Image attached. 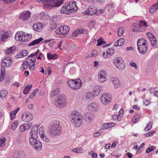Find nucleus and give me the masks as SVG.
<instances>
[{"instance_id":"58836bf2","label":"nucleus","mask_w":158,"mask_h":158,"mask_svg":"<svg viewBox=\"0 0 158 158\" xmlns=\"http://www.w3.org/2000/svg\"><path fill=\"white\" fill-rule=\"evenodd\" d=\"M28 66L29 67V63H28L27 61H24L22 64L21 69L23 70H24L26 69Z\"/></svg>"},{"instance_id":"603ef678","label":"nucleus","mask_w":158,"mask_h":158,"mask_svg":"<svg viewBox=\"0 0 158 158\" xmlns=\"http://www.w3.org/2000/svg\"><path fill=\"white\" fill-rule=\"evenodd\" d=\"M108 128V126L107 123L103 124L101 126V129L102 130H106Z\"/></svg>"},{"instance_id":"7ed1b4c3","label":"nucleus","mask_w":158,"mask_h":158,"mask_svg":"<svg viewBox=\"0 0 158 158\" xmlns=\"http://www.w3.org/2000/svg\"><path fill=\"white\" fill-rule=\"evenodd\" d=\"M59 121L54 120L52 122L49 127V132L52 136L60 135L61 134V125Z\"/></svg>"},{"instance_id":"69168bd1","label":"nucleus","mask_w":158,"mask_h":158,"mask_svg":"<svg viewBox=\"0 0 158 158\" xmlns=\"http://www.w3.org/2000/svg\"><path fill=\"white\" fill-rule=\"evenodd\" d=\"M39 50L37 49V51L35 52H33L32 53L30 56H31L34 57V56H37L38 55V54L39 53Z\"/></svg>"},{"instance_id":"a211bd4d","label":"nucleus","mask_w":158,"mask_h":158,"mask_svg":"<svg viewBox=\"0 0 158 158\" xmlns=\"http://www.w3.org/2000/svg\"><path fill=\"white\" fill-rule=\"evenodd\" d=\"M31 14V13L29 11L21 14L19 16V19L22 20H27L28 19Z\"/></svg>"},{"instance_id":"f704fd0d","label":"nucleus","mask_w":158,"mask_h":158,"mask_svg":"<svg viewBox=\"0 0 158 158\" xmlns=\"http://www.w3.org/2000/svg\"><path fill=\"white\" fill-rule=\"evenodd\" d=\"M23 41H25L30 40L32 37V35L31 34H26L25 33L23 34Z\"/></svg>"},{"instance_id":"b1692460","label":"nucleus","mask_w":158,"mask_h":158,"mask_svg":"<svg viewBox=\"0 0 158 158\" xmlns=\"http://www.w3.org/2000/svg\"><path fill=\"white\" fill-rule=\"evenodd\" d=\"M147 41L144 39L143 38L139 39L137 43L138 48L139 47L147 45Z\"/></svg>"},{"instance_id":"aec40b11","label":"nucleus","mask_w":158,"mask_h":158,"mask_svg":"<svg viewBox=\"0 0 158 158\" xmlns=\"http://www.w3.org/2000/svg\"><path fill=\"white\" fill-rule=\"evenodd\" d=\"M31 126V123H25L19 127V130L21 132L24 131L26 130L29 129Z\"/></svg>"},{"instance_id":"e2e57ef3","label":"nucleus","mask_w":158,"mask_h":158,"mask_svg":"<svg viewBox=\"0 0 158 158\" xmlns=\"http://www.w3.org/2000/svg\"><path fill=\"white\" fill-rule=\"evenodd\" d=\"M102 55L103 57L105 59H107V58H109L110 57V56H109V55H108V53H107V51H106L103 52L102 53Z\"/></svg>"},{"instance_id":"dca6fc26","label":"nucleus","mask_w":158,"mask_h":158,"mask_svg":"<svg viewBox=\"0 0 158 158\" xmlns=\"http://www.w3.org/2000/svg\"><path fill=\"white\" fill-rule=\"evenodd\" d=\"M87 108L88 110L93 111H96L98 109V105L93 102L88 103L87 105Z\"/></svg>"},{"instance_id":"09e8293b","label":"nucleus","mask_w":158,"mask_h":158,"mask_svg":"<svg viewBox=\"0 0 158 158\" xmlns=\"http://www.w3.org/2000/svg\"><path fill=\"white\" fill-rule=\"evenodd\" d=\"M150 40L152 46H154L156 44L157 40L155 37L150 39Z\"/></svg>"},{"instance_id":"9b49d317","label":"nucleus","mask_w":158,"mask_h":158,"mask_svg":"<svg viewBox=\"0 0 158 158\" xmlns=\"http://www.w3.org/2000/svg\"><path fill=\"white\" fill-rule=\"evenodd\" d=\"M97 8L93 5L90 6L88 9L82 13L84 15H92L95 14L97 11Z\"/></svg>"},{"instance_id":"c756f323","label":"nucleus","mask_w":158,"mask_h":158,"mask_svg":"<svg viewBox=\"0 0 158 158\" xmlns=\"http://www.w3.org/2000/svg\"><path fill=\"white\" fill-rule=\"evenodd\" d=\"M58 56L56 54H52L49 53H47V57L48 60H55L58 58Z\"/></svg>"},{"instance_id":"c9c22d12","label":"nucleus","mask_w":158,"mask_h":158,"mask_svg":"<svg viewBox=\"0 0 158 158\" xmlns=\"http://www.w3.org/2000/svg\"><path fill=\"white\" fill-rule=\"evenodd\" d=\"M37 138L30 137L29 139V142L31 145H33L38 141L36 140Z\"/></svg>"},{"instance_id":"c03bdc74","label":"nucleus","mask_w":158,"mask_h":158,"mask_svg":"<svg viewBox=\"0 0 158 158\" xmlns=\"http://www.w3.org/2000/svg\"><path fill=\"white\" fill-rule=\"evenodd\" d=\"M6 139L5 137H2L0 138V146L2 147L5 145V142Z\"/></svg>"},{"instance_id":"864d4df0","label":"nucleus","mask_w":158,"mask_h":158,"mask_svg":"<svg viewBox=\"0 0 158 158\" xmlns=\"http://www.w3.org/2000/svg\"><path fill=\"white\" fill-rule=\"evenodd\" d=\"M155 132V131H150L148 132L145 134L144 135L146 137H148L149 136H152L153 135Z\"/></svg>"},{"instance_id":"0eeeda50","label":"nucleus","mask_w":158,"mask_h":158,"mask_svg":"<svg viewBox=\"0 0 158 158\" xmlns=\"http://www.w3.org/2000/svg\"><path fill=\"white\" fill-rule=\"evenodd\" d=\"M70 27L66 25H64L61 26L56 31V33L58 34L63 35H67L69 32Z\"/></svg>"},{"instance_id":"680f3d73","label":"nucleus","mask_w":158,"mask_h":158,"mask_svg":"<svg viewBox=\"0 0 158 158\" xmlns=\"http://www.w3.org/2000/svg\"><path fill=\"white\" fill-rule=\"evenodd\" d=\"M19 154V151H15L13 153V156L15 158H18Z\"/></svg>"},{"instance_id":"37998d69","label":"nucleus","mask_w":158,"mask_h":158,"mask_svg":"<svg viewBox=\"0 0 158 158\" xmlns=\"http://www.w3.org/2000/svg\"><path fill=\"white\" fill-rule=\"evenodd\" d=\"M140 118V115L139 114H137L132 118V121L133 123H136L139 120Z\"/></svg>"},{"instance_id":"6e6552de","label":"nucleus","mask_w":158,"mask_h":158,"mask_svg":"<svg viewBox=\"0 0 158 158\" xmlns=\"http://www.w3.org/2000/svg\"><path fill=\"white\" fill-rule=\"evenodd\" d=\"M114 63L115 66L119 69H123L125 67V63L123 59L120 57L115 59Z\"/></svg>"},{"instance_id":"052dcab7","label":"nucleus","mask_w":158,"mask_h":158,"mask_svg":"<svg viewBox=\"0 0 158 158\" xmlns=\"http://www.w3.org/2000/svg\"><path fill=\"white\" fill-rule=\"evenodd\" d=\"M17 113L15 110L10 112V117L11 119H12L14 118Z\"/></svg>"},{"instance_id":"f3484780","label":"nucleus","mask_w":158,"mask_h":158,"mask_svg":"<svg viewBox=\"0 0 158 158\" xmlns=\"http://www.w3.org/2000/svg\"><path fill=\"white\" fill-rule=\"evenodd\" d=\"M38 127L37 126H34L33 127L31 131V137L34 138H38Z\"/></svg>"},{"instance_id":"473e14b6","label":"nucleus","mask_w":158,"mask_h":158,"mask_svg":"<svg viewBox=\"0 0 158 158\" xmlns=\"http://www.w3.org/2000/svg\"><path fill=\"white\" fill-rule=\"evenodd\" d=\"M86 117L88 119L90 122L93 121L94 118V114L91 113H88L86 114Z\"/></svg>"},{"instance_id":"774afa93","label":"nucleus","mask_w":158,"mask_h":158,"mask_svg":"<svg viewBox=\"0 0 158 158\" xmlns=\"http://www.w3.org/2000/svg\"><path fill=\"white\" fill-rule=\"evenodd\" d=\"M91 54L93 56H96L98 54V51L96 50H94L91 52Z\"/></svg>"},{"instance_id":"13d9d810","label":"nucleus","mask_w":158,"mask_h":158,"mask_svg":"<svg viewBox=\"0 0 158 158\" xmlns=\"http://www.w3.org/2000/svg\"><path fill=\"white\" fill-rule=\"evenodd\" d=\"M9 37V36L8 35V33L7 32H4V34L2 36L1 40H3L4 39L7 38Z\"/></svg>"},{"instance_id":"338daca9","label":"nucleus","mask_w":158,"mask_h":158,"mask_svg":"<svg viewBox=\"0 0 158 158\" xmlns=\"http://www.w3.org/2000/svg\"><path fill=\"white\" fill-rule=\"evenodd\" d=\"M150 102V101L149 100L146 99L143 101V103L146 106H147L148 105H149Z\"/></svg>"},{"instance_id":"de8ad7c7","label":"nucleus","mask_w":158,"mask_h":158,"mask_svg":"<svg viewBox=\"0 0 158 158\" xmlns=\"http://www.w3.org/2000/svg\"><path fill=\"white\" fill-rule=\"evenodd\" d=\"M124 30L123 27H121L119 28L118 30V36H122L123 34Z\"/></svg>"},{"instance_id":"f8f14e48","label":"nucleus","mask_w":158,"mask_h":158,"mask_svg":"<svg viewBox=\"0 0 158 158\" xmlns=\"http://www.w3.org/2000/svg\"><path fill=\"white\" fill-rule=\"evenodd\" d=\"M12 60L10 57L5 58L2 61V66L4 67L8 68L12 64Z\"/></svg>"},{"instance_id":"bb28decb","label":"nucleus","mask_w":158,"mask_h":158,"mask_svg":"<svg viewBox=\"0 0 158 158\" xmlns=\"http://www.w3.org/2000/svg\"><path fill=\"white\" fill-rule=\"evenodd\" d=\"M43 40V38L42 37H40L39 39H36L35 40H33L32 42L28 44L29 46H33L37 44H39Z\"/></svg>"},{"instance_id":"ea45409f","label":"nucleus","mask_w":158,"mask_h":158,"mask_svg":"<svg viewBox=\"0 0 158 158\" xmlns=\"http://www.w3.org/2000/svg\"><path fill=\"white\" fill-rule=\"evenodd\" d=\"M59 91L58 89H56L53 90L50 93V95L53 97L57 95L59 93Z\"/></svg>"},{"instance_id":"2eb2a0df","label":"nucleus","mask_w":158,"mask_h":158,"mask_svg":"<svg viewBox=\"0 0 158 158\" xmlns=\"http://www.w3.org/2000/svg\"><path fill=\"white\" fill-rule=\"evenodd\" d=\"M39 134L41 139L44 142H48L49 141V138L46 136L44 134V127L41 126L39 129Z\"/></svg>"},{"instance_id":"cd10ccee","label":"nucleus","mask_w":158,"mask_h":158,"mask_svg":"<svg viewBox=\"0 0 158 158\" xmlns=\"http://www.w3.org/2000/svg\"><path fill=\"white\" fill-rule=\"evenodd\" d=\"M28 55V52L26 50H24L22 51L19 54H17L16 57L18 58H23L26 56Z\"/></svg>"},{"instance_id":"20e7f679","label":"nucleus","mask_w":158,"mask_h":158,"mask_svg":"<svg viewBox=\"0 0 158 158\" xmlns=\"http://www.w3.org/2000/svg\"><path fill=\"white\" fill-rule=\"evenodd\" d=\"M39 3L46 2L44 5L46 8H51L54 7H57L62 4L64 2L63 0H57L54 3L53 0H36Z\"/></svg>"},{"instance_id":"6ab92c4d","label":"nucleus","mask_w":158,"mask_h":158,"mask_svg":"<svg viewBox=\"0 0 158 158\" xmlns=\"http://www.w3.org/2000/svg\"><path fill=\"white\" fill-rule=\"evenodd\" d=\"M131 30L135 32H140L144 30V28H141L139 25L136 23H133L131 28Z\"/></svg>"},{"instance_id":"c85d7f7f","label":"nucleus","mask_w":158,"mask_h":158,"mask_svg":"<svg viewBox=\"0 0 158 158\" xmlns=\"http://www.w3.org/2000/svg\"><path fill=\"white\" fill-rule=\"evenodd\" d=\"M42 144L41 143L38 141L35 144L33 145V147L37 151H40L42 149Z\"/></svg>"},{"instance_id":"f03ea898","label":"nucleus","mask_w":158,"mask_h":158,"mask_svg":"<svg viewBox=\"0 0 158 158\" xmlns=\"http://www.w3.org/2000/svg\"><path fill=\"white\" fill-rule=\"evenodd\" d=\"M77 9L76 2L73 1L65 4L62 7L60 11L61 13L69 14L76 12Z\"/></svg>"},{"instance_id":"4be33fe9","label":"nucleus","mask_w":158,"mask_h":158,"mask_svg":"<svg viewBox=\"0 0 158 158\" xmlns=\"http://www.w3.org/2000/svg\"><path fill=\"white\" fill-rule=\"evenodd\" d=\"M43 26L42 23L39 22L34 24L33 26V27L35 31H40L43 29Z\"/></svg>"},{"instance_id":"7c9ffc66","label":"nucleus","mask_w":158,"mask_h":158,"mask_svg":"<svg viewBox=\"0 0 158 158\" xmlns=\"http://www.w3.org/2000/svg\"><path fill=\"white\" fill-rule=\"evenodd\" d=\"M158 9V3L153 5L149 9V12L151 13L156 11Z\"/></svg>"},{"instance_id":"39448f33","label":"nucleus","mask_w":158,"mask_h":158,"mask_svg":"<svg viewBox=\"0 0 158 158\" xmlns=\"http://www.w3.org/2000/svg\"><path fill=\"white\" fill-rule=\"evenodd\" d=\"M68 85L73 90L79 89L82 85V82L80 79H70L67 81Z\"/></svg>"},{"instance_id":"423d86ee","label":"nucleus","mask_w":158,"mask_h":158,"mask_svg":"<svg viewBox=\"0 0 158 158\" xmlns=\"http://www.w3.org/2000/svg\"><path fill=\"white\" fill-rule=\"evenodd\" d=\"M55 103L56 105L60 107H63L66 104V99L64 96L59 95L56 98Z\"/></svg>"},{"instance_id":"4c0bfd02","label":"nucleus","mask_w":158,"mask_h":158,"mask_svg":"<svg viewBox=\"0 0 158 158\" xmlns=\"http://www.w3.org/2000/svg\"><path fill=\"white\" fill-rule=\"evenodd\" d=\"M32 86V85H30L26 86L23 91V93L25 94H27L28 93L29 91L31 89Z\"/></svg>"},{"instance_id":"e433bc0d","label":"nucleus","mask_w":158,"mask_h":158,"mask_svg":"<svg viewBox=\"0 0 158 158\" xmlns=\"http://www.w3.org/2000/svg\"><path fill=\"white\" fill-rule=\"evenodd\" d=\"M107 53H108V55L111 56L113 55L115 52V50L112 48H108L106 50Z\"/></svg>"},{"instance_id":"5701e85b","label":"nucleus","mask_w":158,"mask_h":158,"mask_svg":"<svg viewBox=\"0 0 158 158\" xmlns=\"http://www.w3.org/2000/svg\"><path fill=\"white\" fill-rule=\"evenodd\" d=\"M112 82L115 89L118 88L120 86V82L117 77H114L112 78Z\"/></svg>"},{"instance_id":"4d7b16f0","label":"nucleus","mask_w":158,"mask_h":158,"mask_svg":"<svg viewBox=\"0 0 158 158\" xmlns=\"http://www.w3.org/2000/svg\"><path fill=\"white\" fill-rule=\"evenodd\" d=\"M25 156L24 152L19 151L18 158H24Z\"/></svg>"},{"instance_id":"79ce46f5","label":"nucleus","mask_w":158,"mask_h":158,"mask_svg":"<svg viewBox=\"0 0 158 158\" xmlns=\"http://www.w3.org/2000/svg\"><path fill=\"white\" fill-rule=\"evenodd\" d=\"M7 91L5 89L1 90L0 92V97L2 98L5 97L7 95Z\"/></svg>"},{"instance_id":"8fccbe9b","label":"nucleus","mask_w":158,"mask_h":158,"mask_svg":"<svg viewBox=\"0 0 158 158\" xmlns=\"http://www.w3.org/2000/svg\"><path fill=\"white\" fill-rule=\"evenodd\" d=\"M18 125V122L16 121L13 123L11 126V128L13 130H15Z\"/></svg>"},{"instance_id":"a878e982","label":"nucleus","mask_w":158,"mask_h":158,"mask_svg":"<svg viewBox=\"0 0 158 158\" xmlns=\"http://www.w3.org/2000/svg\"><path fill=\"white\" fill-rule=\"evenodd\" d=\"M147 45L139 47L138 49L139 52L141 54H144L146 52L147 49Z\"/></svg>"},{"instance_id":"ddd939ff","label":"nucleus","mask_w":158,"mask_h":158,"mask_svg":"<svg viewBox=\"0 0 158 158\" xmlns=\"http://www.w3.org/2000/svg\"><path fill=\"white\" fill-rule=\"evenodd\" d=\"M27 61L29 64V68L30 70L32 71L34 69L35 66V59L34 57L29 56L27 59Z\"/></svg>"},{"instance_id":"5fc2aeb1","label":"nucleus","mask_w":158,"mask_h":158,"mask_svg":"<svg viewBox=\"0 0 158 158\" xmlns=\"http://www.w3.org/2000/svg\"><path fill=\"white\" fill-rule=\"evenodd\" d=\"M14 47L10 48L6 51V54H10L14 51Z\"/></svg>"},{"instance_id":"4468645a","label":"nucleus","mask_w":158,"mask_h":158,"mask_svg":"<svg viewBox=\"0 0 158 158\" xmlns=\"http://www.w3.org/2000/svg\"><path fill=\"white\" fill-rule=\"evenodd\" d=\"M33 118L32 114L28 112L25 113L22 115V119L24 122H29L32 121Z\"/></svg>"},{"instance_id":"0e129e2a","label":"nucleus","mask_w":158,"mask_h":158,"mask_svg":"<svg viewBox=\"0 0 158 158\" xmlns=\"http://www.w3.org/2000/svg\"><path fill=\"white\" fill-rule=\"evenodd\" d=\"M56 27V24L55 23H53L50 26V29L52 30L55 29Z\"/></svg>"},{"instance_id":"a19ab883","label":"nucleus","mask_w":158,"mask_h":158,"mask_svg":"<svg viewBox=\"0 0 158 158\" xmlns=\"http://www.w3.org/2000/svg\"><path fill=\"white\" fill-rule=\"evenodd\" d=\"M72 151L76 153H82L83 152V150L81 148H76L73 149Z\"/></svg>"},{"instance_id":"2f4dec72","label":"nucleus","mask_w":158,"mask_h":158,"mask_svg":"<svg viewBox=\"0 0 158 158\" xmlns=\"http://www.w3.org/2000/svg\"><path fill=\"white\" fill-rule=\"evenodd\" d=\"M40 16L41 19L43 20H46L49 18L48 15L45 14L44 12H41L40 14Z\"/></svg>"},{"instance_id":"1a4fd4ad","label":"nucleus","mask_w":158,"mask_h":158,"mask_svg":"<svg viewBox=\"0 0 158 158\" xmlns=\"http://www.w3.org/2000/svg\"><path fill=\"white\" fill-rule=\"evenodd\" d=\"M111 99V95L108 93L103 94L101 97V101L104 105H107L110 103Z\"/></svg>"},{"instance_id":"393cba45","label":"nucleus","mask_w":158,"mask_h":158,"mask_svg":"<svg viewBox=\"0 0 158 158\" xmlns=\"http://www.w3.org/2000/svg\"><path fill=\"white\" fill-rule=\"evenodd\" d=\"M125 40L122 38H120L114 43L115 47H119L122 45L124 43Z\"/></svg>"},{"instance_id":"6e6d98bb","label":"nucleus","mask_w":158,"mask_h":158,"mask_svg":"<svg viewBox=\"0 0 158 158\" xmlns=\"http://www.w3.org/2000/svg\"><path fill=\"white\" fill-rule=\"evenodd\" d=\"M156 149V147L154 146H151L150 148H148L146 150V152L148 153Z\"/></svg>"},{"instance_id":"49530a36","label":"nucleus","mask_w":158,"mask_h":158,"mask_svg":"<svg viewBox=\"0 0 158 158\" xmlns=\"http://www.w3.org/2000/svg\"><path fill=\"white\" fill-rule=\"evenodd\" d=\"M152 123L151 122H149L147 124V125L146 126V127L145 129V131H149V130H150L152 127Z\"/></svg>"},{"instance_id":"f257e3e1","label":"nucleus","mask_w":158,"mask_h":158,"mask_svg":"<svg viewBox=\"0 0 158 158\" xmlns=\"http://www.w3.org/2000/svg\"><path fill=\"white\" fill-rule=\"evenodd\" d=\"M70 118L72 124L75 127H79L82 123L83 119L82 115L77 111L71 112Z\"/></svg>"},{"instance_id":"412c9836","label":"nucleus","mask_w":158,"mask_h":158,"mask_svg":"<svg viewBox=\"0 0 158 158\" xmlns=\"http://www.w3.org/2000/svg\"><path fill=\"white\" fill-rule=\"evenodd\" d=\"M102 89V87L100 85L95 86L93 89L92 93L94 97L96 96L99 94L100 91Z\"/></svg>"},{"instance_id":"72a5a7b5","label":"nucleus","mask_w":158,"mask_h":158,"mask_svg":"<svg viewBox=\"0 0 158 158\" xmlns=\"http://www.w3.org/2000/svg\"><path fill=\"white\" fill-rule=\"evenodd\" d=\"M23 34L24 32H22V34H21L20 35L18 34L16 35L15 37V39L16 40L23 41Z\"/></svg>"},{"instance_id":"bf43d9fd","label":"nucleus","mask_w":158,"mask_h":158,"mask_svg":"<svg viewBox=\"0 0 158 158\" xmlns=\"http://www.w3.org/2000/svg\"><path fill=\"white\" fill-rule=\"evenodd\" d=\"M104 44V41H102V38L100 37L98 40V44L97 45V46H100Z\"/></svg>"},{"instance_id":"a18cd8bd","label":"nucleus","mask_w":158,"mask_h":158,"mask_svg":"<svg viewBox=\"0 0 158 158\" xmlns=\"http://www.w3.org/2000/svg\"><path fill=\"white\" fill-rule=\"evenodd\" d=\"M139 23V25L141 27V28H143V27H148L147 23L145 21L140 20Z\"/></svg>"},{"instance_id":"3c124183","label":"nucleus","mask_w":158,"mask_h":158,"mask_svg":"<svg viewBox=\"0 0 158 158\" xmlns=\"http://www.w3.org/2000/svg\"><path fill=\"white\" fill-rule=\"evenodd\" d=\"M94 97V96L93 95L92 93H91L90 92L87 93L86 94V97L87 99H91L92 98H93Z\"/></svg>"},{"instance_id":"9d476101","label":"nucleus","mask_w":158,"mask_h":158,"mask_svg":"<svg viewBox=\"0 0 158 158\" xmlns=\"http://www.w3.org/2000/svg\"><path fill=\"white\" fill-rule=\"evenodd\" d=\"M98 80L100 82H104L107 80V73L105 70H102L99 71L98 73Z\"/></svg>"}]
</instances>
